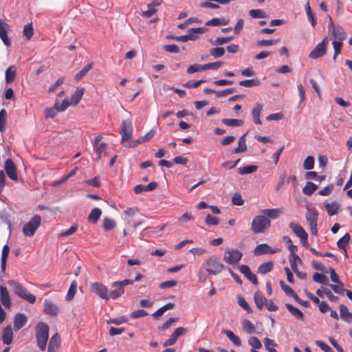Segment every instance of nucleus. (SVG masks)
<instances>
[{"mask_svg": "<svg viewBox=\"0 0 352 352\" xmlns=\"http://www.w3.org/2000/svg\"><path fill=\"white\" fill-rule=\"evenodd\" d=\"M239 85L241 86H243V87H251L259 85L260 81L256 79L244 80L240 81Z\"/></svg>", "mask_w": 352, "mask_h": 352, "instance_id": "5fc2aeb1", "label": "nucleus"}, {"mask_svg": "<svg viewBox=\"0 0 352 352\" xmlns=\"http://www.w3.org/2000/svg\"><path fill=\"white\" fill-rule=\"evenodd\" d=\"M71 104V101L68 98H65L60 104H56V109L60 111H64L67 109V108Z\"/></svg>", "mask_w": 352, "mask_h": 352, "instance_id": "774afa93", "label": "nucleus"}, {"mask_svg": "<svg viewBox=\"0 0 352 352\" xmlns=\"http://www.w3.org/2000/svg\"><path fill=\"white\" fill-rule=\"evenodd\" d=\"M264 345H265L266 349L269 352H278L275 349V346H276V344L273 340L268 338H265L264 339Z\"/></svg>", "mask_w": 352, "mask_h": 352, "instance_id": "09e8293b", "label": "nucleus"}, {"mask_svg": "<svg viewBox=\"0 0 352 352\" xmlns=\"http://www.w3.org/2000/svg\"><path fill=\"white\" fill-rule=\"evenodd\" d=\"M7 118V111L5 109H2L0 111V131L3 132L6 129Z\"/></svg>", "mask_w": 352, "mask_h": 352, "instance_id": "6e6d98bb", "label": "nucleus"}, {"mask_svg": "<svg viewBox=\"0 0 352 352\" xmlns=\"http://www.w3.org/2000/svg\"><path fill=\"white\" fill-rule=\"evenodd\" d=\"M60 345V338L58 333L54 334L49 342L47 352H58Z\"/></svg>", "mask_w": 352, "mask_h": 352, "instance_id": "6ab92c4d", "label": "nucleus"}, {"mask_svg": "<svg viewBox=\"0 0 352 352\" xmlns=\"http://www.w3.org/2000/svg\"><path fill=\"white\" fill-rule=\"evenodd\" d=\"M328 34L329 35H332L333 38V41L332 42V45L334 50L333 59L335 60L338 55L340 54L343 41L346 37V33L341 26L338 25L332 29H329Z\"/></svg>", "mask_w": 352, "mask_h": 352, "instance_id": "f257e3e1", "label": "nucleus"}, {"mask_svg": "<svg viewBox=\"0 0 352 352\" xmlns=\"http://www.w3.org/2000/svg\"><path fill=\"white\" fill-rule=\"evenodd\" d=\"M83 94H84V89L83 88H80V89L78 88L71 96V98L69 100L71 101V104L74 105V106L77 105L78 104V102H80V100H81V98L83 96Z\"/></svg>", "mask_w": 352, "mask_h": 352, "instance_id": "c85d7f7f", "label": "nucleus"}, {"mask_svg": "<svg viewBox=\"0 0 352 352\" xmlns=\"http://www.w3.org/2000/svg\"><path fill=\"white\" fill-rule=\"evenodd\" d=\"M23 32L24 36H25V37L27 38V39L30 40L34 34V29L32 23L26 24L23 28Z\"/></svg>", "mask_w": 352, "mask_h": 352, "instance_id": "13d9d810", "label": "nucleus"}, {"mask_svg": "<svg viewBox=\"0 0 352 352\" xmlns=\"http://www.w3.org/2000/svg\"><path fill=\"white\" fill-rule=\"evenodd\" d=\"M116 222L109 218H105L104 219L103 228L106 230H112L116 227Z\"/></svg>", "mask_w": 352, "mask_h": 352, "instance_id": "69168bd1", "label": "nucleus"}, {"mask_svg": "<svg viewBox=\"0 0 352 352\" xmlns=\"http://www.w3.org/2000/svg\"><path fill=\"white\" fill-rule=\"evenodd\" d=\"M28 322L27 316L21 313H18L14 316V329L17 331L25 325Z\"/></svg>", "mask_w": 352, "mask_h": 352, "instance_id": "f3484780", "label": "nucleus"}, {"mask_svg": "<svg viewBox=\"0 0 352 352\" xmlns=\"http://www.w3.org/2000/svg\"><path fill=\"white\" fill-rule=\"evenodd\" d=\"M41 219L38 214L33 216L31 220L26 223L23 227V232L25 236L31 237L32 236L36 230L41 226Z\"/></svg>", "mask_w": 352, "mask_h": 352, "instance_id": "423d86ee", "label": "nucleus"}, {"mask_svg": "<svg viewBox=\"0 0 352 352\" xmlns=\"http://www.w3.org/2000/svg\"><path fill=\"white\" fill-rule=\"evenodd\" d=\"M351 239V235L346 233L341 239L337 242V245L340 249L345 250L346 245L349 244Z\"/></svg>", "mask_w": 352, "mask_h": 352, "instance_id": "79ce46f5", "label": "nucleus"}, {"mask_svg": "<svg viewBox=\"0 0 352 352\" xmlns=\"http://www.w3.org/2000/svg\"><path fill=\"white\" fill-rule=\"evenodd\" d=\"M127 318L125 316H122L116 318H111L107 321V324H114L116 325H120L123 323L127 322Z\"/></svg>", "mask_w": 352, "mask_h": 352, "instance_id": "680f3d73", "label": "nucleus"}, {"mask_svg": "<svg viewBox=\"0 0 352 352\" xmlns=\"http://www.w3.org/2000/svg\"><path fill=\"white\" fill-rule=\"evenodd\" d=\"M285 307L291 314L298 320H302L304 318L303 313L297 307L293 306L289 303H286Z\"/></svg>", "mask_w": 352, "mask_h": 352, "instance_id": "bb28decb", "label": "nucleus"}, {"mask_svg": "<svg viewBox=\"0 0 352 352\" xmlns=\"http://www.w3.org/2000/svg\"><path fill=\"white\" fill-rule=\"evenodd\" d=\"M102 214V211L98 208H95L91 210L88 215L87 220L89 223H96Z\"/></svg>", "mask_w": 352, "mask_h": 352, "instance_id": "cd10ccee", "label": "nucleus"}, {"mask_svg": "<svg viewBox=\"0 0 352 352\" xmlns=\"http://www.w3.org/2000/svg\"><path fill=\"white\" fill-rule=\"evenodd\" d=\"M271 226L270 220L261 214L254 217L251 223V230L255 234L263 233Z\"/></svg>", "mask_w": 352, "mask_h": 352, "instance_id": "39448f33", "label": "nucleus"}, {"mask_svg": "<svg viewBox=\"0 0 352 352\" xmlns=\"http://www.w3.org/2000/svg\"><path fill=\"white\" fill-rule=\"evenodd\" d=\"M315 160L313 156H308L303 162V168L305 170H311L314 166Z\"/></svg>", "mask_w": 352, "mask_h": 352, "instance_id": "864d4df0", "label": "nucleus"}, {"mask_svg": "<svg viewBox=\"0 0 352 352\" xmlns=\"http://www.w3.org/2000/svg\"><path fill=\"white\" fill-rule=\"evenodd\" d=\"M10 253V248L8 245H5L3 247L2 252H1V267L2 271H4L6 266V262L8 259V256Z\"/></svg>", "mask_w": 352, "mask_h": 352, "instance_id": "72a5a7b5", "label": "nucleus"}, {"mask_svg": "<svg viewBox=\"0 0 352 352\" xmlns=\"http://www.w3.org/2000/svg\"><path fill=\"white\" fill-rule=\"evenodd\" d=\"M249 14L253 19H263L266 17L265 12L260 9L251 10L249 11Z\"/></svg>", "mask_w": 352, "mask_h": 352, "instance_id": "603ef678", "label": "nucleus"}, {"mask_svg": "<svg viewBox=\"0 0 352 352\" xmlns=\"http://www.w3.org/2000/svg\"><path fill=\"white\" fill-rule=\"evenodd\" d=\"M225 54V50L223 47H215L210 50V56L214 58H219L223 56Z\"/></svg>", "mask_w": 352, "mask_h": 352, "instance_id": "bf43d9fd", "label": "nucleus"}, {"mask_svg": "<svg viewBox=\"0 0 352 352\" xmlns=\"http://www.w3.org/2000/svg\"><path fill=\"white\" fill-rule=\"evenodd\" d=\"M263 105L261 103H257L252 111L254 122L256 124H261L262 122L260 120V114L263 109Z\"/></svg>", "mask_w": 352, "mask_h": 352, "instance_id": "a878e982", "label": "nucleus"}, {"mask_svg": "<svg viewBox=\"0 0 352 352\" xmlns=\"http://www.w3.org/2000/svg\"><path fill=\"white\" fill-rule=\"evenodd\" d=\"M16 74V67L14 65L10 66L6 71V81L10 83L14 81Z\"/></svg>", "mask_w": 352, "mask_h": 352, "instance_id": "7c9ffc66", "label": "nucleus"}, {"mask_svg": "<svg viewBox=\"0 0 352 352\" xmlns=\"http://www.w3.org/2000/svg\"><path fill=\"white\" fill-rule=\"evenodd\" d=\"M44 311L50 316H56L58 314L59 308L56 304L45 300L44 302Z\"/></svg>", "mask_w": 352, "mask_h": 352, "instance_id": "412c9836", "label": "nucleus"}, {"mask_svg": "<svg viewBox=\"0 0 352 352\" xmlns=\"http://www.w3.org/2000/svg\"><path fill=\"white\" fill-rule=\"evenodd\" d=\"M318 189V186L313 182H308L302 188V192L307 196L311 195Z\"/></svg>", "mask_w": 352, "mask_h": 352, "instance_id": "e433bc0d", "label": "nucleus"}, {"mask_svg": "<svg viewBox=\"0 0 352 352\" xmlns=\"http://www.w3.org/2000/svg\"><path fill=\"white\" fill-rule=\"evenodd\" d=\"M273 263L272 261L263 263L258 267V272L261 274H267L272 271Z\"/></svg>", "mask_w": 352, "mask_h": 352, "instance_id": "a18cd8bd", "label": "nucleus"}, {"mask_svg": "<svg viewBox=\"0 0 352 352\" xmlns=\"http://www.w3.org/2000/svg\"><path fill=\"white\" fill-rule=\"evenodd\" d=\"M206 223L208 226H217L219 223V219L211 214H208L206 218Z\"/></svg>", "mask_w": 352, "mask_h": 352, "instance_id": "338daca9", "label": "nucleus"}, {"mask_svg": "<svg viewBox=\"0 0 352 352\" xmlns=\"http://www.w3.org/2000/svg\"><path fill=\"white\" fill-rule=\"evenodd\" d=\"M339 204L336 201H333L331 203H326L324 204L325 209L329 216H333L336 214L339 209Z\"/></svg>", "mask_w": 352, "mask_h": 352, "instance_id": "2f4dec72", "label": "nucleus"}, {"mask_svg": "<svg viewBox=\"0 0 352 352\" xmlns=\"http://www.w3.org/2000/svg\"><path fill=\"white\" fill-rule=\"evenodd\" d=\"M239 269L240 272L243 274L252 283L255 285H258V282L256 275L251 272L250 267L248 265H241L239 266Z\"/></svg>", "mask_w": 352, "mask_h": 352, "instance_id": "2eb2a0df", "label": "nucleus"}, {"mask_svg": "<svg viewBox=\"0 0 352 352\" xmlns=\"http://www.w3.org/2000/svg\"><path fill=\"white\" fill-rule=\"evenodd\" d=\"M76 292V283L75 281L72 282L70 287L68 290L67 294L66 296L67 300H71Z\"/></svg>", "mask_w": 352, "mask_h": 352, "instance_id": "e2e57ef3", "label": "nucleus"}, {"mask_svg": "<svg viewBox=\"0 0 352 352\" xmlns=\"http://www.w3.org/2000/svg\"><path fill=\"white\" fill-rule=\"evenodd\" d=\"M236 91L235 88H228L226 89L221 91H215V95L217 98H221L225 97L226 96H228L230 94H232Z\"/></svg>", "mask_w": 352, "mask_h": 352, "instance_id": "052dcab7", "label": "nucleus"}, {"mask_svg": "<svg viewBox=\"0 0 352 352\" xmlns=\"http://www.w3.org/2000/svg\"><path fill=\"white\" fill-rule=\"evenodd\" d=\"M248 344L252 346L254 349H259L262 347L261 342L256 337H251L249 338Z\"/></svg>", "mask_w": 352, "mask_h": 352, "instance_id": "0e129e2a", "label": "nucleus"}, {"mask_svg": "<svg viewBox=\"0 0 352 352\" xmlns=\"http://www.w3.org/2000/svg\"><path fill=\"white\" fill-rule=\"evenodd\" d=\"M305 12H306L308 20L311 23V26L313 28H314L316 26V22L314 19V14L311 12L309 1H307V3L305 4Z\"/></svg>", "mask_w": 352, "mask_h": 352, "instance_id": "49530a36", "label": "nucleus"}, {"mask_svg": "<svg viewBox=\"0 0 352 352\" xmlns=\"http://www.w3.org/2000/svg\"><path fill=\"white\" fill-rule=\"evenodd\" d=\"M221 122L229 126H240L243 124V121L239 119L224 118Z\"/></svg>", "mask_w": 352, "mask_h": 352, "instance_id": "c03bdc74", "label": "nucleus"}, {"mask_svg": "<svg viewBox=\"0 0 352 352\" xmlns=\"http://www.w3.org/2000/svg\"><path fill=\"white\" fill-rule=\"evenodd\" d=\"M133 125L131 119L124 120L122 122V128L120 133L122 136V142H127L133 135Z\"/></svg>", "mask_w": 352, "mask_h": 352, "instance_id": "9d476101", "label": "nucleus"}, {"mask_svg": "<svg viewBox=\"0 0 352 352\" xmlns=\"http://www.w3.org/2000/svg\"><path fill=\"white\" fill-rule=\"evenodd\" d=\"M329 43V39L326 36L321 43H318L310 52L309 57L312 59H316L323 56L327 53V46Z\"/></svg>", "mask_w": 352, "mask_h": 352, "instance_id": "1a4fd4ad", "label": "nucleus"}, {"mask_svg": "<svg viewBox=\"0 0 352 352\" xmlns=\"http://www.w3.org/2000/svg\"><path fill=\"white\" fill-rule=\"evenodd\" d=\"M4 170L7 176L13 181H17L18 176L16 173V166L13 161L8 158L5 161Z\"/></svg>", "mask_w": 352, "mask_h": 352, "instance_id": "f8f14e48", "label": "nucleus"}, {"mask_svg": "<svg viewBox=\"0 0 352 352\" xmlns=\"http://www.w3.org/2000/svg\"><path fill=\"white\" fill-rule=\"evenodd\" d=\"M13 337L12 327L10 324H8L3 329L2 341L3 344L6 345L10 344L12 342Z\"/></svg>", "mask_w": 352, "mask_h": 352, "instance_id": "aec40b11", "label": "nucleus"}, {"mask_svg": "<svg viewBox=\"0 0 352 352\" xmlns=\"http://www.w3.org/2000/svg\"><path fill=\"white\" fill-rule=\"evenodd\" d=\"M223 333L230 340V341L236 346H239L241 345L240 338L234 335V333L230 330H224Z\"/></svg>", "mask_w": 352, "mask_h": 352, "instance_id": "a19ab883", "label": "nucleus"}, {"mask_svg": "<svg viewBox=\"0 0 352 352\" xmlns=\"http://www.w3.org/2000/svg\"><path fill=\"white\" fill-rule=\"evenodd\" d=\"M8 28V24H7L3 20H0V38H1L3 43L8 47L11 45V41L7 34Z\"/></svg>", "mask_w": 352, "mask_h": 352, "instance_id": "a211bd4d", "label": "nucleus"}, {"mask_svg": "<svg viewBox=\"0 0 352 352\" xmlns=\"http://www.w3.org/2000/svg\"><path fill=\"white\" fill-rule=\"evenodd\" d=\"M340 318L346 321L349 322L352 319V313L349 311L348 308L343 304L340 305Z\"/></svg>", "mask_w": 352, "mask_h": 352, "instance_id": "473e14b6", "label": "nucleus"}, {"mask_svg": "<svg viewBox=\"0 0 352 352\" xmlns=\"http://www.w3.org/2000/svg\"><path fill=\"white\" fill-rule=\"evenodd\" d=\"M243 256L241 251L235 249H228L224 253L223 260L229 265L237 264Z\"/></svg>", "mask_w": 352, "mask_h": 352, "instance_id": "6e6552de", "label": "nucleus"}, {"mask_svg": "<svg viewBox=\"0 0 352 352\" xmlns=\"http://www.w3.org/2000/svg\"><path fill=\"white\" fill-rule=\"evenodd\" d=\"M49 326L43 322L37 324L36 327V338L37 345L42 351L46 349L47 342L49 338Z\"/></svg>", "mask_w": 352, "mask_h": 352, "instance_id": "7ed1b4c3", "label": "nucleus"}, {"mask_svg": "<svg viewBox=\"0 0 352 352\" xmlns=\"http://www.w3.org/2000/svg\"><path fill=\"white\" fill-rule=\"evenodd\" d=\"M254 300L257 308L260 310L263 309L264 303H265V300H267L260 292L254 293Z\"/></svg>", "mask_w": 352, "mask_h": 352, "instance_id": "f704fd0d", "label": "nucleus"}, {"mask_svg": "<svg viewBox=\"0 0 352 352\" xmlns=\"http://www.w3.org/2000/svg\"><path fill=\"white\" fill-rule=\"evenodd\" d=\"M276 252V250L272 249V248L270 245H268L267 244L262 243V244L258 245L255 248V249L254 250V254L256 256H260V255H263V254H274Z\"/></svg>", "mask_w": 352, "mask_h": 352, "instance_id": "4be33fe9", "label": "nucleus"}, {"mask_svg": "<svg viewBox=\"0 0 352 352\" xmlns=\"http://www.w3.org/2000/svg\"><path fill=\"white\" fill-rule=\"evenodd\" d=\"M115 289L109 292V298L116 299L121 296L124 293V288H122L120 285L111 286Z\"/></svg>", "mask_w": 352, "mask_h": 352, "instance_id": "4c0bfd02", "label": "nucleus"}, {"mask_svg": "<svg viewBox=\"0 0 352 352\" xmlns=\"http://www.w3.org/2000/svg\"><path fill=\"white\" fill-rule=\"evenodd\" d=\"M228 23V21L224 18H213L210 21L206 22L207 26H219V25H226Z\"/></svg>", "mask_w": 352, "mask_h": 352, "instance_id": "c9c22d12", "label": "nucleus"}, {"mask_svg": "<svg viewBox=\"0 0 352 352\" xmlns=\"http://www.w3.org/2000/svg\"><path fill=\"white\" fill-rule=\"evenodd\" d=\"M289 228L293 230L295 234L300 238V242L302 245L307 248L308 247V234L303 229V228L298 224L291 222L289 225Z\"/></svg>", "mask_w": 352, "mask_h": 352, "instance_id": "9b49d317", "label": "nucleus"}, {"mask_svg": "<svg viewBox=\"0 0 352 352\" xmlns=\"http://www.w3.org/2000/svg\"><path fill=\"white\" fill-rule=\"evenodd\" d=\"M282 210L280 208H272V209H264L260 211L261 214L267 217L269 219H276L282 214Z\"/></svg>", "mask_w": 352, "mask_h": 352, "instance_id": "5701e85b", "label": "nucleus"}, {"mask_svg": "<svg viewBox=\"0 0 352 352\" xmlns=\"http://www.w3.org/2000/svg\"><path fill=\"white\" fill-rule=\"evenodd\" d=\"M93 63H90L83 67L78 74L74 76V80L76 81H80L92 68Z\"/></svg>", "mask_w": 352, "mask_h": 352, "instance_id": "ea45409f", "label": "nucleus"}, {"mask_svg": "<svg viewBox=\"0 0 352 352\" xmlns=\"http://www.w3.org/2000/svg\"><path fill=\"white\" fill-rule=\"evenodd\" d=\"M91 290L101 298L107 300L109 299V290L104 285L98 282L94 283L91 284Z\"/></svg>", "mask_w": 352, "mask_h": 352, "instance_id": "ddd939ff", "label": "nucleus"}, {"mask_svg": "<svg viewBox=\"0 0 352 352\" xmlns=\"http://www.w3.org/2000/svg\"><path fill=\"white\" fill-rule=\"evenodd\" d=\"M0 303L8 309L10 308L12 306L9 292L7 288L1 285H0Z\"/></svg>", "mask_w": 352, "mask_h": 352, "instance_id": "4468645a", "label": "nucleus"}, {"mask_svg": "<svg viewBox=\"0 0 352 352\" xmlns=\"http://www.w3.org/2000/svg\"><path fill=\"white\" fill-rule=\"evenodd\" d=\"M257 166L254 165H248L243 168H238L237 171L240 175L251 174L256 171Z\"/></svg>", "mask_w": 352, "mask_h": 352, "instance_id": "37998d69", "label": "nucleus"}, {"mask_svg": "<svg viewBox=\"0 0 352 352\" xmlns=\"http://www.w3.org/2000/svg\"><path fill=\"white\" fill-rule=\"evenodd\" d=\"M157 186V184L155 182L149 183L148 185H137L134 187L133 190L136 194L142 193V192H148L155 190Z\"/></svg>", "mask_w": 352, "mask_h": 352, "instance_id": "b1692460", "label": "nucleus"}, {"mask_svg": "<svg viewBox=\"0 0 352 352\" xmlns=\"http://www.w3.org/2000/svg\"><path fill=\"white\" fill-rule=\"evenodd\" d=\"M207 31V28L204 27L195 28L188 30L187 33L190 41H195L198 38V34H201Z\"/></svg>", "mask_w": 352, "mask_h": 352, "instance_id": "393cba45", "label": "nucleus"}, {"mask_svg": "<svg viewBox=\"0 0 352 352\" xmlns=\"http://www.w3.org/2000/svg\"><path fill=\"white\" fill-rule=\"evenodd\" d=\"M318 213L314 208H307L306 219L310 228L311 233L313 235H316L317 231V222H318Z\"/></svg>", "mask_w": 352, "mask_h": 352, "instance_id": "0eeeda50", "label": "nucleus"}, {"mask_svg": "<svg viewBox=\"0 0 352 352\" xmlns=\"http://www.w3.org/2000/svg\"><path fill=\"white\" fill-rule=\"evenodd\" d=\"M245 136H246V135L244 134L239 138V141H238V146L234 149V151H233L234 153H243V152L246 151L247 145H246Z\"/></svg>", "mask_w": 352, "mask_h": 352, "instance_id": "c756f323", "label": "nucleus"}, {"mask_svg": "<svg viewBox=\"0 0 352 352\" xmlns=\"http://www.w3.org/2000/svg\"><path fill=\"white\" fill-rule=\"evenodd\" d=\"M232 39V36L218 37L214 41H211V43H212V45L218 46L227 43L231 41Z\"/></svg>", "mask_w": 352, "mask_h": 352, "instance_id": "4d7b16f0", "label": "nucleus"}, {"mask_svg": "<svg viewBox=\"0 0 352 352\" xmlns=\"http://www.w3.org/2000/svg\"><path fill=\"white\" fill-rule=\"evenodd\" d=\"M237 301L240 307H241L243 309H245L248 313L252 312V309L248 305L245 299L242 296H238Z\"/></svg>", "mask_w": 352, "mask_h": 352, "instance_id": "3c124183", "label": "nucleus"}, {"mask_svg": "<svg viewBox=\"0 0 352 352\" xmlns=\"http://www.w3.org/2000/svg\"><path fill=\"white\" fill-rule=\"evenodd\" d=\"M107 148V144L105 143H100L97 146H94V150L97 153V157H96V160H99L101 158L102 154L104 153L105 156L107 155L106 150Z\"/></svg>", "mask_w": 352, "mask_h": 352, "instance_id": "58836bf2", "label": "nucleus"}, {"mask_svg": "<svg viewBox=\"0 0 352 352\" xmlns=\"http://www.w3.org/2000/svg\"><path fill=\"white\" fill-rule=\"evenodd\" d=\"M243 329L248 333H254L256 331L254 324L248 320L243 322Z\"/></svg>", "mask_w": 352, "mask_h": 352, "instance_id": "de8ad7c7", "label": "nucleus"}, {"mask_svg": "<svg viewBox=\"0 0 352 352\" xmlns=\"http://www.w3.org/2000/svg\"><path fill=\"white\" fill-rule=\"evenodd\" d=\"M154 135L155 132L153 130H151L145 135L140 137L137 140L129 142L125 144V146L129 148H134L139 144H142L150 140L154 137Z\"/></svg>", "mask_w": 352, "mask_h": 352, "instance_id": "dca6fc26", "label": "nucleus"}, {"mask_svg": "<svg viewBox=\"0 0 352 352\" xmlns=\"http://www.w3.org/2000/svg\"><path fill=\"white\" fill-rule=\"evenodd\" d=\"M8 284L12 287L14 293L19 298L33 304L36 301V296L28 293V289L21 284L16 282L14 280H8Z\"/></svg>", "mask_w": 352, "mask_h": 352, "instance_id": "20e7f679", "label": "nucleus"}, {"mask_svg": "<svg viewBox=\"0 0 352 352\" xmlns=\"http://www.w3.org/2000/svg\"><path fill=\"white\" fill-rule=\"evenodd\" d=\"M223 268L224 265L217 256L209 257L201 265V270L206 271L208 275H217L221 272Z\"/></svg>", "mask_w": 352, "mask_h": 352, "instance_id": "f03ea898", "label": "nucleus"}, {"mask_svg": "<svg viewBox=\"0 0 352 352\" xmlns=\"http://www.w3.org/2000/svg\"><path fill=\"white\" fill-rule=\"evenodd\" d=\"M313 280L316 282L323 285H328L329 280L328 278L322 274L316 273L313 275Z\"/></svg>", "mask_w": 352, "mask_h": 352, "instance_id": "8fccbe9b", "label": "nucleus"}]
</instances>
